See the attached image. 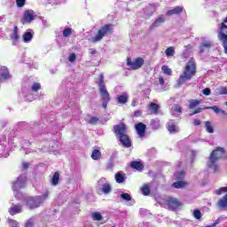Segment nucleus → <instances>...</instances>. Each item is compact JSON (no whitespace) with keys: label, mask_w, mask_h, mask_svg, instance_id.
<instances>
[{"label":"nucleus","mask_w":227,"mask_h":227,"mask_svg":"<svg viewBox=\"0 0 227 227\" xmlns=\"http://www.w3.org/2000/svg\"><path fill=\"white\" fill-rule=\"evenodd\" d=\"M195 75L196 63L194 62V59H191L188 61V65L185 66L183 74H180L176 88H182L183 84H185L187 81H191Z\"/></svg>","instance_id":"obj_1"},{"label":"nucleus","mask_w":227,"mask_h":227,"mask_svg":"<svg viewBox=\"0 0 227 227\" xmlns=\"http://www.w3.org/2000/svg\"><path fill=\"white\" fill-rule=\"evenodd\" d=\"M224 155V148L223 147H216L214 150L207 161V166L209 169H213L214 173H219V165H217V160L221 159Z\"/></svg>","instance_id":"obj_2"},{"label":"nucleus","mask_w":227,"mask_h":227,"mask_svg":"<svg viewBox=\"0 0 227 227\" xmlns=\"http://www.w3.org/2000/svg\"><path fill=\"white\" fill-rule=\"evenodd\" d=\"M114 132L125 148H130V146H132L130 137L127 136V126H125V124L114 125Z\"/></svg>","instance_id":"obj_3"},{"label":"nucleus","mask_w":227,"mask_h":227,"mask_svg":"<svg viewBox=\"0 0 227 227\" xmlns=\"http://www.w3.org/2000/svg\"><path fill=\"white\" fill-rule=\"evenodd\" d=\"M97 84L101 96V100H103L102 107L107 109V105L111 102V97L109 96V91H107V87L104 81V74H99Z\"/></svg>","instance_id":"obj_4"},{"label":"nucleus","mask_w":227,"mask_h":227,"mask_svg":"<svg viewBox=\"0 0 227 227\" xmlns=\"http://www.w3.org/2000/svg\"><path fill=\"white\" fill-rule=\"evenodd\" d=\"M47 198H49V192H46L41 196L26 198L24 200V203L27 208H29V210H34V208H38V207H40V205H42V203H43Z\"/></svg>","instance_id":"obj_5"},{"label":"nucleus","mask_w":227,"mask_h":227,"mask_svg":"<svg viewBox=\"0 0 227 227\" xmlns=\"http://www.w3.org/2000/svg\"><path fill=\"white\" fill-rule=\"evenodd\" d=\"M113 34V24H106L103 27H101L96 35L94 37H91L90 42L92 43H97L104 38V36H107V35Z\"/></svg>","instance_id":"obj_6"},{"label":"nucleus","mask_w":227,"mask_h":227,"mask_svg":"<svg viewBox=\"0 0 227 227\" xmlns=\"http://www.w3.org/2000/svg\"><path fill=\"white\" fill-rule=\"evenodd\" d=\"M227 22L224 20L222 23L218 24V40L222 42L224 54H227Z\"/></svg>","instance_id":"obj_7"},{"label":"nucleus","mask_w":227,"mask_h":227,"mask_svg":"<svg viewBox=\"0 0 227 227\" xmlns=\"http://www.w3.org/2000/svg\"><path fill=\"white\" fill-rule=\"evenodd\" d=\"M160 203L161 205H165V207L172 212H176V210H178V208L184 205L180 200L173 197H168L165 199L164 202Z\"/></svg>","instance_id":"obj_8"},{"label":"nucleus","mask_w":227,"mask_h":227,"mask_svg":"<svg viewBox=\"0 0 227 227\" xmlns=\"http://www.w3.org/2000/svg\"><path fill=\"white\" fill-rule=\"evenodd\" d=\"M26 185V175H20L15 182L12 183V191L14 192L15 198H20V189Z\"/></svg>","instance_id":"obj_9"},{"label":"nucleus","mask_w":227,"mask_h":227,"mask_svg":"<svg viewBox=\"0 0 227 227\" xmlns=\"http://www.w3.org/2000/svg\"><path fill=\"white\" fill-rule=\"evenodd\" d=\"M97 189L98 191L103 192V194H109L111 191H113L111 184H109V182H107V179H106L105 177H102L98 181Z\"/></svg>","instance_id":"obj_10"},{"label":"nucleus","mask_w":227,"mask_h":227,"mask_svg":"<svg viewBox=\"0 0 227 227\" xmlns=\"http://www.w3.org/2000/svg\"><path fill=\"white\" fill-rule=\"evenodd\" d=\"M127 65L131 70H139L143 65H145V59L137 58L134 61L130 58L127 59Z\"/></svg>","instance_id":"obj_11"},{"label":"nucleus","mask_w":227,"mask_h":227,"mask_svg":"<svg viewBox=\"0 0 227 227\" xmlns=\"http://www.w3.org/2000/svg\"><path fill=\"white\" fill-rule=\"evenodd\" d=\"M36 19V14L33 10L25 11L23 17L20 20L21 24H31Z\"/></svg>","instance_id":"obj_12"},{"label":"nucleus","mask_w":227,"mask_h":227,"mask_svg":"<svg viewBox=\"0 0 227 227\" xmlns=\"http://www.w3.org/2000/svg\"><path fill=\"white\" fill-rule=\"evenodd\" d=\"M167 130H168L169 134H178V132H180V128L176 126L175 121L170 120L167 123Z\"/></svg>","instance_id":"obj_13"},{"label":"nucleus","mask_w":227,"mask_h":227,"mask_svg":"<svg viewBox=\"0 0 227 227\" xmlns=\"http://www.w3.org/2000/svg\"><path fill=\"white\" fill-rule=\"evenodd\" d=\"M8 79H12V74H10V70H8V67L3 66L0 67V81L3 82V81H8Z\"/></svg>","instance_id":"obj_14"},{"label":"nucleus","mask_w":227,"mask_h":227,"mask_svg":"<svg viewBox=\"0 0 227 227\" xmlns=\"http://www.w3.org/2000/svg\"><path fill=\"white\" fill-rule=\"evenodd\" d=\"M166 22V16L160 15L156 18V20L153 21V23L149 27L150 31L155 29V27H159L160 26H162Z\"/></svg>","instance_id":"obj_15"},{"label":"nucleus","mask_w":227,"mask_h":227,"mask_svg":"<svg viewBox=\"0 0 227 227\" xmlns=\"http://www.w3.org/2000/svg\"><path fill=\"white\" fill-rule=\"evenodd\" d=\"M135 129L139 137H145V134H146V125L143 122H138L135 125Z\"/></svg>","instance_id":"obj_16"},{"label":"nucleus","mask_w":227,"mask_h":227,"mask_svg":"<svg viewBox=\"0 0 227 227\" xmlns=\"http://www.w3.org/2000/svg\"><path fill=\"white\" fill-rule=\"evenodd\" d=\"M10 215H17V214L22 213L21 204H12V206L8 209Z\"/></svg>","instance_id":"obj_17"},{"label":"nucleus","mask_w":227,"mask_h":227,"mask_svg":"<svg viewBox=\"0 0 227 227\" xmlns=\"http://www.w3.org/2000/svg\"><path fill=\"white\" fill-rule=\"evenodd\" d=\"M212 45L213 43L210 41L202 42L199 48L200 49L199 53L203 54L205 51H210V49H212Z\"/></svg>","instance_id":"obj_18"},{"label":"nucleus","mask_w":227,"mask_h":227,"mask_svg":"<svg viewBox=\"0 0 227 227\" xmlns=\"http://www.w3.org/2000/svg\"><path fill=\"white\" fill-rule=\"evenodd\" d=\"M184 12V7L176 6L173 9L168 10L166 12L167 17H172V15H180Z\"/></svg>","instance_id":"obj_19"},{"label":"nucleus","mask_w":227,"mask_h":227,"mask_svg":"<svg viewBox=\"0 0 227 227\" xmlns=\"http://www.w3.org/2000/svg\"><path fill=\"white\" fill-rule=\"evenodd\" d=\"M117 104L125 105L129 102V93L122 92L121 95L116 98Z\"/></svg>","instance_id":"obj_20"},{"label":"nucleus","mask_w":227,"mask_h":227,"mask_svg":"<svg viewBox=\"0 0 227 227\" xmlns=\"http://www.w3.org/2000/svg\"><path fill=\"white\" fill-rule=\"evenodd\" d=\"M33 35H35V33L33 32V30L27 29V30L23 34V42H25V43H29V42H31V41L33 40Z\"/></svg>","instance_id":"obj_21"},{"label":"nucleus","mask_w":227,"mask_h":227,"mask_svg":"<svg viewBox=\"0 0 227 227\" xmlns=\"http://www.w3.org/2000/svg\"><path fill=\"white\" fill-rule=\"evenodd\" d=\"M115 182L117 184H123V182H125V180H127V176H125V173H123L122 171H119L115 174Z\"/></svg>","instance_id":"obj_22"},{"label":"nucleus","mask_w":227,"mask_h":227,"mask_svg":"<svg viewBox=\"0 0 227 227\" xmlns=\"http://www.w3.org/2000/svg\"><path fill=\"white\" fill-rule=\"evenodd\" d=\"M130 168L137 171H143V169H145V165H143L141 161H131Z\"/></svg>","instance_id":"obj_23"},{"label":"nucleus","mask_w":227,"mask_h":227,"mask_svg":"<svg viewBox=\"0 0 227 227\" xmlns=\"http://www.w3.org/2000/svg\"><path fill=\"white\" fill-rule=\"evenodd\" d=\"M192 51V46L191 44L185 45L184 50L182 53V58L184 59H188V58L191 56V52Z\"/></svg>","instance_id":"obj_24"},{"label":"nucleus","mask_w":227,"mask_h":227,"mask_svg":"<svg viewBox=\"0 0 227 227\" xmlns=\"http://www.w3.org/2000/svg\"><path fill=\"white\" fill-rule=\"evenodd\" d=\"M204 109H211L216 114H223L224 116H227V113L224 110L219 108V106H205Z\"/></svg>","instance_id":"obj_25"},{"label":"nucleus","mask_w":227,"mask_h":227,"mask_svg":"<svg viewBox=\"0 0 227 227\" xmlns=\"http://www.w3.org/2000/svg\"><path fill=\"white\" fill-rule=\"evenodd\" d=\"M217 206L222 210H227V193L218 201Z\"/></svg>","instance_id":"obj_26"},{"label":"nucleus","mask_w":227,"mask_h":227,"mask_svg":"<svg viewBox=\"0 0 227 227\" xmlns=\"http://www.w3.org/2000/svg\"><path fill=\"white\" fill-rule=\"evenodd\" d=\"M20 36H19V27H14L13 34L11 36L13 45H16V43L19 42Z\"/></svg>","instance_id":"obj_27"},{"label":"nucleus","mask_w":227,"mask_h":227,"mask_svg":"<svg viewBox=\"0 0 227 227\" xmlns=\"http://www.w3.org/2000/svg\"><path fill=\"white\" fill-rule=\"evenodd\" d=\"M150 125L153 130H158V129H160V120L159 118L153 119Z\"/></svg>","instance_id":"obj_28"},{"label":"nucleus","mask_w":227,"mask_h":227,"mask_svg":"<svg viewBox=\"0 0 227 227\" xmlns=\"http://www.w3.org/2000/svg\"><path fill=\"white\" fill-rule=\"evenodd\" d=\"M149 109L152 114H159V109H160V106L157 105L156 103H151L149 105Z\"/></svg>","instance_id":"obj_29"},{"label":"nucleus","mask_w":227,"mask_h":227,"mask_svg":"<svg viewBox=\"0 0 227 227\" xmlns=\"http://www.w3.org/2000/svg\"><path fill=\"white\" fill-rule=\"evenodd\" d=\"M101 157L102 153L100 152V150L94 149L92 151L91 159H93V160H98Z\"/></svg>","instance_id":"obj_30"},{"label":"nucleus","mask_w":227,"mask_h":227,"mask_svg":"<svg viewBox=\"0 0 227 227\" xmlns=\"http://www.w3.org/2000/svg\"><path fill=\"white\" fill-rule=\"evenodd\" d=\"M59 184V173L55 172L51 178V185H58Z\"/></svg>","instance_id":"obj_31"},{"label":"nucleus","mask_w":227,"mask_h":227,"mask_svg":"<svg viewBox=\"0 0 227 227\" xmlns=\"http://www.w3.org/2000/svg\"><path fill=\"white\" fill-rule=\"evenodd\" d=\"M91 217L93 221H102L104 219V216H102V214L98 212L92 213Z\"/></svg>","instance_id":"obj_32"},{"label":"nucleus","mask_w":227,"mask_h":227,"mask_svg":"<svg viewBox=\"0 0 227 227\" xmlns=\"http://www.w3.org/2000/svg\"><path fill=\"white\" fill-rule=\"evenodd\" d=\"M172 187H175V189H183V187H185V182L184 181H177L173 183Z\"/></svg>","instance_id":"obj_33"},{"label":"nucleus","mask_w":227,"mask_h":227,"mask_svg":"<svg viewBox=\"0 0 227 227\" xmlns=\"http://www.w3.org/2000/svg\"><path fill=\"white\" fill-rule=\"evenodd\" d=\"M165 54L168 58H169L171 56H175V47L170 46V47L167 48L165 51Z\"/></svg>","instance_id":"obj_34"},{"label":"nucleus","mask_w":227,"mask_h":227,"mask_svg":"<svg viewBox=\"0 0 227 227\" xmlns=\"http://www.w3.org/2000/svg\"><path fill=\"white\" fill-rule=\"evenodd\" d=\"M205 127H206L207 132H208L209 134H214V127H212V122L207 121L205 122Z\"/></svg>","instance_id":"obj_35"},{"label":"nucleus","mask_w":227,"mask_h":227,"mask_svg":"<svg viewBox=\"0 0 227 227\" xmlns=\"http://www.w3.org/2000/svg\"><path fill=\"white\" fill-rule=\"evenodd\" d=\"M201 104L200 100H192L190 101L189 109H194V107H198Z\"/></svg>","instance_id":"obj_36"},{"label":"nucleus","mask_w":227,"mask_h":227,"mask_svg":"<svg viewBox=\"0 0 227 227\" xmlns=\"http://www.w3.org/2000/svg\"><path fill=\"white\" fill-rule=\"evenodd\" d=\"M120 198H121V200H123V201H131L132 200V197L130 196V194L129 193H121L120 195Z\"/></svg>","instance_id":"obj_37"},{"label":"nucleus","mask_w":227,"mask_h":227,"mask_svg":"<svg viewBox=\"0 0 227 227\" xmlns=\"http://www.w3.org/2000/svg\"><path fill=\"white\" fill-rule=\"evenodd\" d=\"M142 194H144V196H149V194H150V186H148V184H145L143 186Z\"/></svg>","instance_id":"obj_38"},{"label":"nucleus","mask_w":227,"mask_h":227,"mask_svg":"<svg viewBox=\"0 0 227 227\" xmlns=\"http://www.w3.org/2000/svg\"><path fill=\"white\" fill-rule=\"evenodd\" d=\"M216 91L218 95H227V88L224 86L220 87Z\"/></svg>","instance_id":"obj_39"},{"label":"nucleus","mask_w":227,"mask_h":227,"mask_svg":"<svg viewBox=\"0 0 227 227\" xmlns=\"http://www.w3.org/2000/svg\"><path fill=\"white\" fill-rule=\"evenodd\" d=\"M72 35V28L67 27L63 30V36L64 38H68Z\"/></svg>","instance_id":"obj_40"},{"label":"nucleus","mask_w":227,"mask_h":227,"mask_svg":"<svg viewBox=\"0 0 227 227\" xmlns=\"http://www.w3.org/2000/svg\"><path fill=\"white\" fill-rule=\"evenodd\" d=\"M192 215L195 219L200 220L201 219V211L200 209H194Z\"/></svg>","instance_id":"obj_41"},{"label":"nucleus","mask_w":227,"mask_h":227,"mask_svg":"<svg viewBox=\"0 0 227 227\" xmlns=\"http://www.w3.org/2000/svg\"><path fill=\"white\" fill-rule=\"evenodd\" d=\"M161 70L165 75H171V68H169L168 66H162Z\"/></svg>","instance_id":"obj_42"},{"label":"nucleus","mask_w":227,"mask_h":227,"mask_svg":"<svg viewBox=\"0 0 227 227\" xmlns=\"http://www.w3.org/2000/svg\"><path fill=\"white\" fill-rule=\"evenodd\" d=\"M176 180H184V177L185 176V172L180 171L175 174Z\"/></svg>","instance_id":"obj_43"},{"label":"nucleus","mask_w":227,"mask_h":227,"mask_svg":"<svg viewBox=\"0 0 227 227\" xmlns=\"http://www.w3.org/2000/svg\"><path fill=\"white\" fill-rule=\"evenodd\" d=\"M223 192H227V187H221L220 189L215 190V194H217V196H220Z\"/></svg>","instance_id":"obj_44"},{"label":"nucleus","mask_w":227,"mask_h":227,"mask_svg":"<svg viewBox=\"0 0 227 227\" xmlns=\"http://www.w3.org/2000/svg\"><path fill=\"white\" fill-rule=\"evenodd\" d=\"M40 88H42V86L40 85V83L35 82V83L32 85L31 90H32V91H38V90H40Z\"/></svg>","instance_id":"obj_45"},{"label":"nucleus","mask_w":227,"mask_h":227,"mask_svg":"<svg viewBox=\"0 0 227 227\" xmlns=\"http://www.w3.org/2000/svg\"><path fill=\"white\" fill-rule=\"evenodd\" d=\"M75 59H77V55H75V53H71L68 57V61H70V63H74Z\"/></svg>","instance_id":"obj_46"},{"label":"nucleus","mask_w":227,"mask_h":227,"mask_svg":"<svg viewBox=\"0 0 227 227\" xmlns=\"http://www.w3.org/2000/svg\"><path fill=\"white\" fill-rule=\"evenodd\" d=\"M18 8H22L26 4V0H16Z\"/></svg>","instance_id":"obj_47"},{"label":"nucleus","mask_w":227,"mask_h":227,"mask_svg":"<svg viewBox=\"0 0 227 227\" xmlns=\"http://www.w3.org/2000/svg\"><path fill=\"white\" fill-rule=\"evenodd\" d=\"M173 111H175V113H182V106H180V105H175L173 106Z\"/></svg>","instance_id":"obj_48"},{"label":"nucleus","mask_w":227,"mask_h":227,"mask_svg":"<svg viewBox=\"0 0 227 227\" xmlns=\"http://www.w3.org/2000/svg\"><path fill=\"white\" fill-rule=\"evenodd\" d=\"M139 214L140 215H148V214H150V211L148 209L140 208Z\"/></svg>","instance_id":"obj_49"},{"label":"nucleus","mask_w":227,"mask_h":227,"mask_svg":"<svg viewBox=\"0 0 227 227\" xmlns=\"http://www.w3.org/2000/svg\"><path fill=\"white\" fill-rule=\"evenodd\" d=\"M202 93H203V95H206V97H208V95H210L212 93V91L210 90L209 88H206V89L202 90Z\"/></svg>","instance_id":"obj_50"},{"label":"nucleus","mask_w":227,"mask_h":227,"mask_svg":"<svg viewBox=\"0 0 227 227\" xmlns=\"http://www.w3.org/2000/svg\"><path fill=\"white\" fill-rule=\"evenodd\" d=\"M114 168V163H113V160H109L106 165V169H113Z\"/></svg>","instance_id":"obj_51"},{"label":"nucleus","mask_w":227,"mask_h":227,"mask_svg":"<svg viewBox=\"0 0 227 227\" xmlns=\"http://www.w3.org/2000/svg\"><path fill=\"white\" fill-rule=\"evenodd\" d=\"M11 227H19V222L15 220L10 221Z\"/></svg>","instance_id":"obj_52"},{"label":"nucleus","mask_w":227,"mask_h":227,"mask_svg":"<svg viewBox=\"0 0 227 227\" xmlns=\"http://www.w3.org/2000/svg\"><path fill=\"white\" fill-rule=\"evenodd\" d=\"M205 108H197L194 112L193 114H200V113H202L203 111H205Z\"/></svg>","instance_id":"obj_53"},{"label":"nucleus","mask_w":227,"mask_h":227,"mask_svg":"<svg viewBox=\"0 0 227 227\" xmlns=\"http://www.w3.org/2000/svg\"><path fill=\"white\" fill-rule=\"evenodd\" d=\"M26 146H31V143L28 140L24 141L22 148H26Z\"/></svg>","instance_id":"obj_54"},{"label":"nucleus","mask_w":227,"mask_h":227,"mask_svg":"<svg viewBox=\"0 0 227 227\" xmlns=\"http://www.w3.org/2000/svg\"><path fill=\"white\" fill-rule=\"evenodd\" d=\"M97 121H98V119L97 117H91L90 123H97Z\"/></svg>","instance_id":"obj_55"},{"label":"nucleus","mask_w":227,"mask_h":227,"mask_svg":"<svg viewBox=\"0 0 227 227\" xmlns=\"http://www.w3.org/2000/svg\"><path fill=\"white\" fill-rule=\"evenodd\" d=\"M194 125L196 127H198L199 125H201V121L198 120V119H195L194 121H193Z\"/></svg>","instance_id":"obj_56"},{"label":"nucleus","mask_w":227,"mask_h":227,"mask_svg":"<svg viewBox=\"0 0 227 227\" xmlns=\"http://www.w3.org/2000/svg\"><path fill=\"white\" fill-rule=\"evenodd\" d=\"M89 51H90V54H91L92 56L97 54V50H95L93 48H90Z\"/></svg>","instance_id":"obj_57"},{"label":"nucleus","mask_w":227,"mask_h":227,"mask_svg":"<svg viewBox=\"0 0 227 227\" xmlns=\"http://www.w3.org/2000/svg\"><path fill=\"white\" fill-rule=\"evenodd\" d=\"M22 167H23V169H27V168H29V164L26 163V162H23Z\"/></svg>","instance_id":"obj_58"},{"label":"nucleus","mask_w":227,"mask_h":227,"mask_svg":"<svg viewBox=\"0 0 227 227\" xmlns=\"http://www.w3.org/2000/svg\"><path fill=\"white\" fill-rule=\"evenodd\" d=\"M159 83L160 84V86H163L164 84V79L162 77L159 78Z\"/></svg>","instance_id":"obj_59"},{"label":"nucleus","mask_w":227,"mask_h":227,"mask_svg":"<svg viewBox=\"0 0 227 227\" xmlns=\"http://www.w3.org/2000/svg\"><path fill=\"white\" fill-rule=\"evenodd\" d=\"M131 106L133 107H136V106H137V101H136V99H133L132 102H131Z\"/></svg>","instance_id":"obj_60"},{"label":"nucleus","mask_w":227,"mask_h":227,"mask_svg":"<svg viewBox=\"0 0 227 227\" xmlns=\"http://www.w3.org/2000/svg\"><path fill=\"white\" fill-rule=\"evenodd\" d=\"M135 116H141V111L140 110L135 111Z\"/></svg>","instance_id":"obj_61"},{"label":"nucleus","mask_w":227,"mask_h":227,"mask_svg":"<svg viewBox=\"0 0 227 227\" xmlns=\"http://www.w3.org/2000/svg\"><path fill=\"white\" fill-rule=\"evenodd\" d=\"M25 227H33V223L27 222Z\"/></svg>","instance_id":"obj_62"},{"label":"nucleus","mask_w":227,"mask_h":227,"mask_svg":"<svg viewBox=\"0 0 227 227\" xmlns=\"http://www.w3.org/2000/svg\"><path fill=\"white\" fill-rule=\"evenodd\" d=\"M194 114H194V112H192V114H190V116H194Z\"/></svg>","instance_id":"obj_63"},{"label":"nucleus","mask_w":227,"mask_h":227,"mask_svg":"<svg viewBox=\"0 0 227 227\" xmlns=\"http://www.w3.org/2000/svg\"><path fill=\"white\" fill-rule=\"evenodd\" d=\"M224 22H227V17L224 19Z\"/></svg>","instance_id":"obj_64"}]
</instances>
